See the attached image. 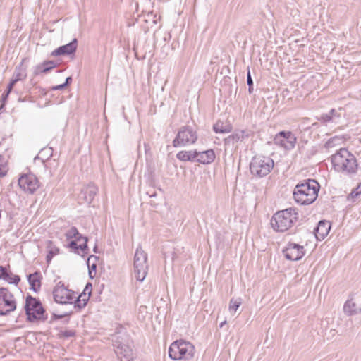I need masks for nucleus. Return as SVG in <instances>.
Masks as SVG:
<instances>
[{
  "label": "nucleus",
  "mask_w": 361,
  "mask_h": 361,
  "mask_svg": "<svg viewBox=\"0 0 361 361\" xmlns=\"http://www.w3.org/2000/svg\"><path fill=\"white\" fill-rule=\"evenodd\" d=\"M320 185L314 179H307L296 185L293 191L295 201L300 205L313 203L318 197Z\"/></svg>",
  "instance_id": "f257e3e1"
},
{
  "label": "nucleus",
  "mask_w": 361,
  "mask_h": 361,
  "mask_svg": "<svg viewBox=\"0 0 361 361\" xmlns=\"http://www.w3.org/2000/svg\"><path fill=\"white\" fill-rule=\"evenodd\" d=\"M331 163L335 171L345 175H354L358 164L355 157L345 148H341L331 156Z\"/></svg>",
  "instance_id": "f03ea898"
},
{
  "label": "nucleus",
  "mask_w": 361,
  "mask_h": 361,
  "mask_svg": "<svg viewBox=\"0 0 361 361\" xmlns=\"http://www.w3.org/2000/svg\"><path fill=\"white\" fill-rule=\"evenodd\" d=\"M298 219L295 209L288 208L275 213L271 219V225L276 232H285L290 228Z\"/></svg>",
  "instance_id": "7ed1b4c3"
},
{
  "label": "nucleus",
  "mask_w": 361,
  "mask_h": 361,
  "mask_svg": "<svg viewBox=\"0 0 361 361\" xmlns=\"http://www.w3.org/2000/svg\"><path fill=\"white\" fill-rule=\"evenodd\" d=\"M115 353L121 361H133L135 353L133 342L127 334L116 336L113 339Z\"/></svg>",
  "instance_id": "20e7f679"
},
{
  "label": "nucleus",
  "mask_w": 361,
  "mask_h": 361,
  "mask_svg": "<svg viewBox=\"0 0 361 361\" xmlns=\"http://www.w3.org/2000/svg\"><path fill=\"white\" fill-rule=\"evenodd\" d=\"M194 354V345L181 339L173 342L169 348V356L173 360H190Z\"/></svg>",
  "instance_id": "39448f33"
},
{
  "label": "nucleus",
  "mask_w": 361,
  "mask_h": 361,
  "mask_svg": "<svg viewBox=\"0 0 361 361\" xmlns=\"http://www.w3.org/2000/svg\"><path fill=\"white\" fill-rule=\"evenodd\" d=\"M25 310L27 319L29 322H34L38 320L46 321L47 319V316H44L45 310L41 302L30 295L25 298Z\"/></svg>",
  "instance_id": "423d86ee"
},
{
  "label": "nucleus",
  "mask_w": 361,
  "mask_h": 361,
  "mask_svg": "<svg viewBox=\"0 0 361 361\" xmlns=\"http://www.w3.org/2000/svg\"><path fill=\"white\" fill-rule=\"evenodd\" d=\"M274 165V161L268 157L255 156L250 163V170L252 175L262 178L269 173Z\"/></svg>",
  "instance_id": "0eeeda50"
},
{
  "label": "nucleus",
  "mask_w": 361,
  "mask_h": 361,
  "mask_svg": "<svg viewBox=\"0 0 361 361\" xmlns=\"http://www.w3.org/2000/svg\"><path fill=\"white\" fill-rule=\"evenodd\" d=\"M198 138L197 132L190 126H183L178 130L172 142L174 147H185L195 144Z\"/></svg>",
  "instance_id": "6e6552de"
},
{
  "label": "nucleus",
  "mask_w": 361,
  "mask_h": 361,
  "mask_svg": "<svg viewBox=\"0 0 361 361\" xmlns=\"http://www.w3.org/2000/svg\"><path fill=\"white\" fill-rule=\"evenodd\" d=\"M148 270L147 254L138 246L134 256V274L137 281H143Z\"/></svg>",
  "instance_id": "1a4fd4ad"
},
{
  "label": "nucleus",
  "mask_w": 361,
  "mask_h": 361,
  "mask_svg": "<svg viewBox=\"0 0 361 361\" xmlns=\"http://www.w3.org/2000/svg\"><path fill=\"white\" fill-rule=\"evenodd\" d=\"M16 308L14 295L6 288H0V315L10 314Z\"/></svg>",
  "instance_id": "9d476101"
},
{
  "label": "nucleus",
  "mask_w": 361,
  "mask_h": 361,
  "mask_svg": "<svg viewBox=\"0 0 361 361\" xmlns=\"http://www.w3.org/2000/svg\"><path fill=\"white\" fill-rule=\"evenodd\" d=\"M75 293L65 287L62 281H59L54 287L53 296L55 302L60 304H72Z\"/></svg>",
  "instance_id": "9b49d317"
},
{
  "label": "nucleus",
  "mask_w": 361,
  "mask_h": 361,
  "mask_svg": "<svg viewBox=\"0 0 361 361\" xmlns=\"http://www.w3.org/2000/svg\"><path fill=\"white\" fill-rule=\"evenodd\" d=\"M19 187L26 193L34 194L39 188V181L33 173H25L18 178Z\"/></svg>",
  "instance_id": "f8f14e48"
},
{
  "label": "nucleus",
  "mask_w": 361,
  "mask_h": 361,
  "mask_svg": "<svg viewBox=\"0 0 361 361\" xmlns=\"http://www.w3.org/2000/svg\"><path fill=\"white\" fill-rule=\"evenodd\" d=\"M282 252L288 260L298 261L305 255V249L302 245L290 242Z\"/></svg>",
  "instance_id": "ddd939ff"
},
{
  "label": "nucleus",
  "mask_w": 361,
  "mask_h": 361,
  "mask_svg": "<svg viewBox=\"0 0 361 361\" xmlns=\"http://www.w3.org/2000/svg\"><path fill=\"white\" fill-rule=\"evenodd\" d=\"M275 141L286 149L290 150L295 147L297 138L290 131H281L277 134Z\"/></svg>",
  "instance_id": "4468645a"
},
{
  "label": "nucleus",
  "mask_w": 361,
  "mask_h": 361,
  "mask_svg": "<svg viewBox=\"0 0 361 361\" xmlns=\"http://www.w3.org/2000/svg\"><path fill=\"white\" fill-rule=\"evenodd\" d=\"M78 47V40L74 38L71 42L59 47L54 49L51 53V56H65L73 54L76 51Z\"/></svg>",
  "instance_id": "2eb2a0df"
},
{
  "label": "nucleus",
  "mask_w": 361,
  "mask_h": 361,
  "mask_svg": "<svg viewBox=\"0 0 361 361\" xmlns=\"http://www.w3.org/2000/svg\"><path fill=\"white\" fill-rule=\"evenodd\" d=\"M331 229V223L326 220L319 221L317 226L314 228V233L317 240H323L329 234Z\"/></svg>",
  "instance_id": "dca6fc26"
},
{
  "label": "nucleus",
  "mask_w": 361,
  "mask_h": 361,
  "mask_svg": "<svg viewBox=\"0 0 361 361\" xmlns=\"http://www.w3.org/2000/svg\"><path fill=\"white\" fill-rule=\"evenodd\" d=\"M216 155L213 149H207L203 152H199L197 150V154H195V161L202 164H209L212 163L215 159Z\"/></svg>",
  "instance_id": "f3484780"
},
{
  "label": "nucleus",
  "mask_w": 361,
  "mask_h": 361,
  "mask_svg": "<svg viewBox=\"0 0 361 361\" xmlns=\"http://www.w3.org/2000/svg\"><path fill=\"white\" fill-rule=\"evenodd\" d=\"M97 192L98 188L97 186L93 184H90L81 190L80 198H82L87 204H90Z\"/></svg>",
  "instance_id": "a211bd4d"
},
{
  "label": "nucleus",
  "mask_w": 361,
  "mask_h": 361,
  "mask_svg": "<svg viewBox=\"0 0 361 361\" xmlns=\"http://www.w3.org/2000/svg\"><path fill=\"white\" fill-rule=\"evenodd\" d=\"M249 135V133L245 130H235L233 134L225 138L224 142L226 145L234 144L243 141Z\"/></svg>",
  "instance_id": "6ab92c4d"
},
{
  "label": "nucleus",
  "mask_w": 361,
  "mask_h": 361,
  "mask_svg": "<svg viewBox=\"0 0 361 361\" xmlns=\"http://www.w3.org/2000/svg\"><path fill=\"white\" fill-rule=\"evenodd\" d=\"M42 278V275L39 271H35L33 274L27 275V281L30 286V290H33L35 293L39 291Z\"/></svg>",
  "instance_id": "aec40b11"
},
{
  "label": "nucleus",
  "mask_w": 361,
  "mask_h": 361,
  "mask_svg": "<svg viewBox=\"0 0 361 361\" xmlns=\"http://www.w3.org/2000/svg\"><path fill=\"white\" fill-rule=\"evenodd\" d=\"M56 66V63L54 61H45L43 63L36 66L33 70V74L38 75L41 73H47Z\"/></svg>",
  "instance_id": "412c9836"
},
{
  "label": "nucleus",
  "mask_w": 361,
  "mask_h": 361,
  "mask_svg": "<svg viewBox=\"0 0 361 361\" xmlns=\"http://www.w3.org/2000/svg\"><path fill=\"white\" fill-rule=\"evenodd\" d=\"M25 59L22 60L20 63L18 65L14 71L13 77L11 79L14 80L16 82L23 80L27 77V68L23 66Z\"/></svg>",
  "instance_id": "4be33fe9"
},
{
  "label": "nucleus",
  "mask_w": 361,
  "mask_h": 361,
  "mask_svg": "<svg viewBox=\"0 0 361 361\" xmlns=\"http://www.w3.org/2000/svg\"><path fill=\"white\" fill-rule=\"evenodd\" d=\"M197 149L194 150H182L176 154V158L181 161L195 162Z\"/></svg>",
  "instance_id": "5701e85b"
},
{
  "label": "nucleus",
  "mask_w": 361,
  "mask_h": 361,
  "mask_svg": "<svg viewBox=\"0 0 361 361\" xmlns=\"http://www.w3.org/2000/svg\"><path fill=\"white\" fill-rule=\"evenodd\" d=\"M53 155L52 147H44L40 150L39 154L35 157L34 161L41 160L43 164L45 161L49 160Z\"/></svg>",
  "instance_id": "b1692460"
},
{
  "label": "nucleus",
  "mask_w": 361,
  "mask_h": 361,
  "mask_svg": "<svg viewBox=\"0 0 361 361\" xmlns=\"http://www.w3.org/2000/svg\"><path fill=\"white\" fill-rule=\"evenodd\" d=\"M47 250V255L46 256V261L49 264L53 257L59 253V248L57 247L51 240H48Z\"/></svg>",
  "instance_id": "393cba45"
},
{
  "label": "nucleus",
  "mask_w": 361,
  "mask_h": 361,
  "mask_svg": "<svg viewBox=\"0 0 361 361\" xmlns=\"http://www.w3.org/2000/svg\"><path fill=\"white\" fill-rule=\"evenodd\" d=\"M213 130L216 133H228L232 130L231 124H224V122L218 121L213 126Z\"/></svg>",
  "instance_id": "a878e982"
},
{
  "label": "nucleus",
  "mask_w": 361,
  "mask_h": 361,
  "mask_svg": "<svg viewBox=\"0 0 361 361\" xmlns=\"http://www.w3.org/2000/svg\"><path fill=\"white\" fill-rule=\"evenodd\" d=\"M357 309L353 300H348L343 305V312L348 316L357 314Z\"/></svg>",
  "instance_id": "bb28decb"
},
{
  "label": "nucleus",
  "mask_w": 361,
  "mask_h": 361,
  "mask_svg": "<svg viewBox=\"0 0 361 361\" xmlns=\"http://www.w3.org/2000/svg\"><path fill=\"white\" fill-rule=\"evenodd\" d=\"M99 259V257L95 255H90L87 259V266H88V271H89V277L91 279H93L94 278V276H91V273H96L97 270V264L96 261Z\"/></svg>",
  "instance_id": "cd10ccee"
},
{
  "label": "nucleus",
  "mask_w": 361,
  "mask_h": 361,
  "mask_svg": "<svg viewBox=\"0 0 361 361\" xmlns=\"http://www.w3.org/2000/svg\"><path fill=\"white\" fill-rule=\"evenodd\" d=\"M66 237L67 239L75 238L76 240H80L82 235L79 233L76 227L73 226L66 233Z\"/></svg>",
  "instance_id": "c85d7f7f"
},
{
  "label": "nucleus",
  "mask_w": 361,
  "mask_h": 361,
  "mask_svg": "<svg viewBox=\"0 0 361 361\" xmlns=\"http://www.w3.org/2000/svg\"><path fill=\"white\" fill-rule=\"evenodd\" d=\"M4 281L8 282L10 284L18 285L20 281V277L18 275H13L12 273L10 271L8 274V277L6 278V279H4Z\"/></svg>",
  "instance_id": "c756f323"
},
{
  "label": "nucleus",
  "mask_w": 361,
  "mask_h": 361,
  "mask_svg": "<svg viewBox=\"0 0 361 361\" xmlns=\"http://www.w3.org/2000/svg\"><path fill=\"white\" fill-rule=\"evenodd\" d=\"M361 194V183H360L357 186L353 188L351 192L348 196V200H354L358 195Z\"/></svg>",
  "instance_id": "7c9ffc66"
},
{
  "label": "nucleus",
  "mask_w": 361,
  "mask_h": 361,
  "mask_svg": "<svg viewBox=\"0 0 361 361\" xmlns=\"http://www.w3.org/2000/svg\"><path fill=\"white\" fill-rule=\"evenodd\" d=\"M317 120L322 123L324 125H327L329 123H334L331 116L328 113L322 114L319 117H317Z\"/></svg>",
  "instance_id": "2f4dec72"
},
{
  "label": "nucleus",
  "mask_w": 361,
  "mask_h": 361,
  "mask_svg": "<svg viewBox=\"0 0 361 361\" xmlns=\"http://www.w3.org/2000/svg\"><path fill=\"white\" fill-rule=\"evenodd\" d=\"M241 305V300L240 299H238V300H233V299H231L230 300V303H229V310L231 311H233V312H236V310L238 309V307H240V305Z\"/></svg>",
  "instance_id": "473e14b6"
},
{
  "label": "nucleus",
  "mask_w": 361,
  "mask_h": 361,
  "mask_svg": "<svg viewBox=\"0 0 361 361\" xmlns=\"http://www.w3.org/2000/svg\"><path fill=\"white\" fill-rule=\"evenodd\" d=\"M247 84L248 85V92L252 94L253 92V80L251 76L250 68L247 67Z\"/></svg>",
  "instance_id": "72a5a7b5"
},
{
  "label": "nucleus",
  "mask_w": 361,
  "mask_h": 361,
  "mask_svg": "<svg viewBox=\"0 0 361 361\" xmlns=\"http://www.w3.org/2000/svg\"><path fill=\"white\" fill-rule=\"evenodd\" d=\"M87 305V299L81 300L80 298L78 296L76 300L74 302V307L81 310L84 308Z\"/></svg>",
  "instance_id": "f704fd0d"
},
{
  "label": "nucleus",
  "mask_w": 361,
  "mask_h": 361,
  "mask_svg": "<svg viewBox=\"0 0 361 361\" xmlns=\"http://www.w3.org/2000/svg\"><path fill=\"white\" fill-rule=\"evenodd\" d=\"M6 161L4 156L0 155V177L6 175Z\"/></svg>",
  "instance_id": "c9c22d12"
},
{
  "label": "nucleus",
  "mask_w": 361,
  "mask_h": 361,
  "mask_svg": "<svg viewBox=\"0 0 361 361\" xmlns=\"http://www.w3.org/2000/svg\"><path fill=\"white\" fill-rule=\"evenodd\" d=\"M71 314H72V312H65V313L61 314H57L56 313H53L51 317L50 322H52L56 321L57 319H62V318H63L65 317L71 315Z\"/></svg>",
  "instance_id": "e433bc0d"
},
{
  "label": "nucleus",
  "mask_w": 361,
  "mask_h": 361,
  "mask_svg": "<svg viewBox=\"0 0 361 361\" xmlns=\"http://www.w3.org/2000/svg\"><path fill=\"white\" fill-rule=\"evenodd\" d=\"M82 239H84V243L82 245H78V250H80L84 254L87 253V251L88 250V246H87V238L83 237Z\"/></svg>",
  "instance_id": "4c0bfd02"
},
{
  "label": "nucleus",
  "mask_w": 361,
  "mask_h": 361,
  "mask_svg": "<svg viewBox=\"0 0 361 361\" xmlns=\"http://www.w3.org/2000/svg\"><path fill=\"white\" fill-rule=\"evenodd\" d=\"M329 114L331 116V118L333 119L334 123H336L337 122L336 120L340 118V117H341L340 114L338 113V111L336 110L335 109H331L329 111Z\"/></svg>",
  "instance_id": "58836bf2"
},
{
  "label": "nucleus",
  "mask_w": 361,
  "mask_h": 361,
  "mask_svg": "<svg viewBox=\"0 0 361 361\" xmlns=\"http://www.w3.org/2000/svg\"><path fill=\"white\" fill-rule=\"evenodd\" d=\"M10 93H8V92L5 91L1 97V99H0V102L1 103V106H0V111H2L3 109L4 108V106H5V103L8 99V97Z\"/></svg>",
  "instance_id": "ea45409f"
},
{
  "label": "nucleus",
  "mask_w": 361,
  "mask_h": 361,
  "mask_svg": "<svg viewBox=\"0 0 361 361\" xmlns=\"http://www.w3.org/2000/svg\"><path fill=\"white\" fill-rule=\"evenodd\" d=\"M9 272L6 267L0 265V279H6Z\"/></svg>",
  "instance_id": "a19ab883"
},
{
  "label": "nucleus",
  "mask_w": 361,
  "mask_h": 361,
  "mask_svg": "<svg viewBox=\"0 0 361 361\" xmlns=\"http://www.w3.org/2000/svg\"><path fill=\"white\" fill-rule=\"evenodd\" d=\"M60 335L63 338L73 337L75 335V331L73 330H65L61 331Z\"/></svg>",
  "instance_id": "79ce46f5"
},
{
  "label": "nucleus",
  "mask_w": 361,
  "mask_h": 361,
  "mask_svg": "<svg viewBox=\"0 0 361 361\" xmlns=\"http://www.w3.org/2000/svg\"><path fill=\"white\" fill-rule=\"evenodd\" d=\"M77 241L78 240H71L68 245V247L74 250H75V252L77 253V254H79V251H78V245L77 243Z\"/></svg>",
  "instance_id": "37998d69"
},
{
  "label": "nucleus",
  "mask_w": 361,
  "mask_h": 361,
  "mask_svg": "<svg viewBox=\"0 0 361 361\" xmlns=\"http://www.w3.org/2000/svg\"><path fill=\"white\" fill-rule=\"evenodd\" d=\"M17 82L15 81L14 80L11 79L10 82L8 83V86H7V90H6V92H8V93H10L12 90H13V86L15 85V84Z\"/></svg>",
  "instance_id": "c03bdc74"
},
{
  "label": "nucleus",
  "mask_w": 361,
  "mask_h": 361,
  "mask_svg": "<svg viewBox=\"0 0 361 361\" xmlns=\"http://www.w3.org/2000/svg\"><path fill=\"white\" fill-rule=\"evenodd\" d=\"M78 297L80 298L81 300L87 299V302L90 297V292H89L87 295L85 293H82Z\"/></svg>",
  "instance_id": "a18cd8bd"
},
{
  "label": "nucleus",
  "mask_w": 361,
  "mask_h": 361,
  "mask_svg": "<svg viewBox=\"0 0 361 361\" xmlns=\"http://www.w3.org/2000/svg\"><path fill=\"white\" fill-rule=\"evenodd\" d=\"M66 87V86L63 83V84L58 85L52 87L51 90H63V89H64Z\"/></svg>",
  "instance_id": "49530a36"
},
{
  "label": "nucleus",
  "mask_w": 361,
  "mask_h": 361,
  "mask_svg": "<svg viewBox=\"0 0 361 361\" xmlns=\"http://www.w3.org/2000/svg\"><path fill=\"white\" fill-rule=\"evenodd\" d=\"M87 290L91 293V290H92V283H87L86 284L83 293H85Z\"/></svg>",
  "instance_id": "de8ad7c7"
},
{
  "label": "nucleus",
  "mask_w": 361,
  "mask_h": 361,
  "mask_svg": "<svg viewBox=\"0 0 361 361\" xmlns=\"http://www.w3.org/2000/svg\"><path fill=\"white\" fill-rule=\"evenodd\" d=\"M72 80H73L72 77L68 76L66 78L65 82L63 84L67 87L71 83Z\"/></svg>",
  "instance_id": "09e8293b"
},
{
  "label": "nucleus",
  "mask_w": 361,
  "mask_h": 361,
  "mask_svg": "<svg viewBox=\"0 0 361 361\" xmlns=\"http://www.w3.org/2000/svg\"><path fill=\"white\" fill-rule=\"evenodd\" d=\"M147 195H148L150 197H154L157 196V192L155 191H147Z\"/></svg>",
  "instance_id": "8fccbe9b"
},
{
  "label": "nucleus",
  "mask_w": 361,
  "mask_h": 361,
  "mask_svg": "<svg viewBox=\"0 0 361 361\" xmlns=\"http://www.w3.org/2000/svg\"><path fill=\"white\" fill-rule=\"evenodd\" d=\"M331 144H332V140H329L326 143V146L328 147H331Z\"/></svg>",
  "instance_id": "3c124183"
},
{
  "label": "nucleus",
  "mask_w": 361,
  "mask_h": 361,
  "mask_svg": "<svg viewBox=\"0 0 361 361\" xmlns=\"http://www.w3.org/2000/svg\"><path fill=\"white\" fill-rule=\"evenodd\" d=\"M145 152H147L148 150L150 149V147L148 144L145 143Z\"/></svg>",
  "instance_id": "603ef678"
},
{
  "label": "nucleus",
  "mask_w": 361,
  "mask_h": 361,
  "mask_svg": "<svg viewBox=\"0 0 361 361\" xmlns=\"http://www.w3.org/2000/svg\"><path fill=\"white\" fill-rule=\"evenodd\" d=\"M226 324V321L224 322H222L221 324H220V327H223V326Z\"/></svg>",
  "instance_id": "864d4df0"
},
{
  "label": "nucleus",
  "mask_w": 361,
  "mask_h": 361,
  "mask_svg": "<svg viewBox=\"0 0 361 361\" xmlns=\"http://www.w3.org/2000/svg\"><path fill=\"white\" fill-rule=\"evenodd\" d=\"M93 251H94V252H97V245H95V246H94V249H93Z\"/></svg>",
  "instance_id": "5fc2aeb1"
},
{
  "label": "nucleus",
  "mask_w": 361,
  "mask_h": 361,
  "mask_svg": "<svg viewBox=\"0 0 361 361\" xmlns=\"http://www.w3.org/2000/svg\"><path fill=\"white\" fill-rule=\"evenodd\" d=\"M357 314H361V307L357 309Z\"/></svg>",
  "instance_id": "6e6d98bb"
},
{
  "label": "nucleus",
  "mask_w": 361,
  "mask_h": 361,
  "mask_svg": "<svg viewBox=\"0 0 361 361\" xmlns=\"http://www.w3.org/2000/svg\"><path fill=\"white\" fill-rule=\"evenodd\" d=\"M91 276H95V273H94V274H93V273H91Z\"/></svg>",
  "instance_id": "4d7b16f0"
}]
</instances>
